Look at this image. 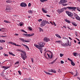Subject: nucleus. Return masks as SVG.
Listing matches in <instances>:
<instances>
[{
    "label": "nucleus",
    "mask_w": 80,
    "mask_h": 80,
    "mask_svg": "<svg viewBox=\"0 0 80 80\" xmlns=\"http://www.w3.org/2000/svg\"><path fill=\"white\" fill-rule=\"evenodd\" d=\"M39 45V47L40 48V52H41V53H42V51L43 50V48H42V47H44L45 44L43 42H40Z\"/></svg>",
    "instance_id": "obj_1"
},
{
    "label": "nucleus",
    "mask_w": 80,
    "mask_h": 80,
    "mask_svg": "<svg viewBox=\"0 0 80 80\" xmlns=\"http://www.w3.org/2000/svg\"><path fill=\"white\" fill-rule=\"evenodd\" d=\"M47 23L48 24H50L49 22L48 21L45 20H43L41 22V23L40 24L41 27H44V26H45V25Z\"/></svg>",
    "instance_id": "obj_2"
},
{
    "label": "nucleus",
    "mask_w": 80,
    "mask_h": 80,
    "mask_svg": "<svg viewBox=\"0 0 80 80\" xmlns=\"http://www.w3.org/2000/svg\"><path fill=\"white\" fill-rule=\"evenodd\" d=\"M67 2V0H61L59 3L62 4L63 6H67V5H68V4L65 3H66V2Z\"/></svg>",
    "instance_id": "obj_3"
},
{
    "label": "nucleus",
    "mask_w": 80,
    "mask_h": 80,
    "mask_svg": "<svg viewBox=\"0 0 80 80\" xmlns=\"http://www.w3.org/2000/svg\"><path fill=\"white\" fill-rule=\"evenodd\" d=\"M22 53H23L24 55H23V54H21V57L24 60H25V58H27V56H26V55H27V54H26V52L24 51H23Z\"/></svg>",
    "instance_id": "obj_4"
},
{
    "label": "nucleus",
    "mask_w": 80,
    "mask_h": 80,
    "mask_svg": "<svg viewBox=\"0 0 80 80\" xmlns=\"http://www.w3.org/2000/svg\"><path fill=\"white\" fill-rule=\"evenodd\" d=\"M66 13L67 15H68V16H69V17H73V14L70 12H69V11H66Z\"/></svg>",
    "instance_id": "obj_5"
},
{
    "label": "nucleus",
    "mask_w": 80,
    "mask_h": 80,
    "mask_svg": "<svg viewBox=\"0 0 80 80\" xmlns=\"http://www.w3.org/2000/svg\"><path fill=\"white\" fill-rule=\"evenodd\" d=\"M57 12L60 14V13H62L63 12H64V9L62 8L61 9H58Z\"/></svg>",
    "instance_id": "obj_6"
},
{
    "label": "nucleus",
    "mask_w": 80,
    "mask_h": 80,
    "mask_svg": "<svg viewBox=\"0 0 80 80\" xmlns=\"http://www.w3.org/2000/svg\"><path fill=\"white\" fill-rule=\"evenodd\" d=\"M20 6L22 7H27V4L25 2H22Z\"/></svg>",
    "instance_id": "obj_7"
},
{
    "label": "nucleus",
    "mask_w": 80,
    "mask_h": 80,
    "mask_svg": "<svg viewBox=\"0 0 80 80\" xmlns=\"http://www.w3.org/2000/svg\"><path fill=\"white\" fill-rule=\"evenodd\" d=\"M43 40H44L45 42H49V41H50V39L49 38H47V37H45L43 39Z\"/></svg>",
    "instance_id": "obj_8"
},
{
    "label": "nucleus",
    "mask_w": 80,
    "mask_h": 80,
    "mask_svg": "<svg viewBox=\"0 0 80 80\" xmlns=\"http://www.w3.org/2000/svg\"><path fill=\"white\" fill-rule=\"evenodd\" d=\"M67 8H68L69 10H72V9H76V7H67Z\"/></svg>",
    "instance_id": "obj_9"
},
{
    "label": "nucleus",
    "mask_w": 80,
    "mask_h": 80,
    "mask_svg": "<svg viewBox=\"0 0 80 80\" xmlns=\"http://www.w3.org/2000/svg\"><path fill=\"white\" fill-rule=\"evenodd\" d=\"M10 10L11 9L10 8V6L9 5L7 6V8H6V10L7 11V12H9V11H10Z\"/></svg>",
    "instance_id": "obj_10"
},
{
    "label": "nucleus",
    "mask_w": 80,
    "mask_h": 80,
    "mask_svg": "<svg viewBox=\"0 0 80 80\" xmlns=\"http://www.w3.org/2000/svg\"><path fill=\"white\" fill-rule=\"evenodd\" d=\"M34 46L36 47V48H38V49L40 50V46L39 45H38L37 44H34Z\"/></svg>",
    "instance_id": "obj_11"
},
{
    "label": "nucleus",
    "mask_w": 80,
    "mask_h": 80,
    "mask_svg": "<svg viewBox=\"0 0 80 80\" xmlns=\"http://www.w3.org/2000/svg\"><path fill=\"white\" fill-rule=\"evenodd\" d=\"M22 45H23V46H24V47H25L27 50H29V48L28 46H27L23 44H22Z\"/></svg>",
    "instance_id": "obj_12"
},
{
    "label": "nucleus",
    "mask_w": 80,
    "mask_h": 80,
    "mask_svg": "<svg viewBox=\"0 0 80 80\" xmlns=\"http://www.w3.org/2000/svg\"><path fill=\"white\" fill-rule=\"evenodd\" d=\"M68 45H69V41L68 40L67 42L65 43V47L68 46Z\"/></svg>",
    "instance_id": "obj_13"
},
{
    "label": "nucleus",
    "mask_w": 80,
    "mask_h": 80,
    "mask_svg": "<svg viewBox=\"0 0 80 80\" xmlns=\"http://www.w3.org/2000/svg\"><path fill=\"white\" fill-rule=\"evenodd\" d=\"M64 21H65V22H67V23H70V22H70V21H68V20H67V19H66L64 20Z\"/></svg>",
    "instance_id": "obj_14"
},
{
    "label": "nucleus",
    "mask_w": 80,
    "mask_h": 80,
    "mask_svg": "<svg viewBox=\"0 0 80 80\" xmlns=\"http://www.w3.org/2000/svg\"><path fill=\"white\" fill-rule=\"evenodd\" d=\"M50 72H53V73H56L57 72H56V71H55V70H53V69H52L51 70H50Z\"/></svg>",
    "instance_id": "obj_15"
},
{
    "label": "nucleus",
    "mask_w": 80,
    "mask_h": 80,
    "mask_svg": "<svg viewBox=\"0 0 80 80\" xmlns=\"http://www.w3.org/2000/svg\"><path fill=\"white\" fill-rule=\"evenodd\" d=\"M42 12H44V13H47V11L46 10H45V9H43V8H42Z\"/></svg>",
    "instance_id": "obj_16"
},
{
    "label": "nucleus",
    "mask_w": 80,
    "mask_h": 80,
    "mask_svg": "<svg viewBox=\"0 0 80 80\" xmlns=\"http://www.w3.org/2000/svg\"><path fill=\"white\" fill-rule=\"evenodd\" d=\"M71 64L72 66H75V64L73 62L72 60H71Z\"/></svg>",
    "instance_id": "obj_17"
},
{
    "label": "nucleus",
    "mask_w": 80,
    "mask_h": 80,
    "mask_svg": "<svg viewBox=\"0 0 80 80\" xmlns=\"http://www.w3.org/2000/svg\"><path fill=\"white\" fill-rule=\"evenodd\" d=\"M34 35V33H33L31 34H28V37H32Z\"/></svg>",
    "instance_id": "obj_18"
},
{
    "label": "nucleus",
    "mask_w": 80,
    "mask_h": 80,
    "mask_svg": "<svg viewBox=\"0 0 80 80\" xmlns=\"http://www.w3.org/2000/svg\"><path fill=\"white\" fill-rule=\"evenodd\" d=\"M72 23L73 25L75 26V27H77V24H76V23L75 22H72Z\"/></svg>",
    "instance_id": "obj_19"
},
{
    "label": "nucleus",
    "mask_w": 80,
    "mask_h": 80,
    "mask_svg": "<svg viewBox=\"0 0 80 80\" xmlns=\"http://www.w3.org/2000/svg\"><path fill=\"white\" fill-rule=\"evenodd\" d=\"M9 55H12V56H15V55L12 52H9Z\"/></svg>",
    "instance_id": "obj_20"
},
{
    "label": "nucleus",
    "mask_w": 80,
    "mask_h": 80,
    "mask_svg": "<svg viewBox=\"0 0 80 80\" xmlns=\"http://www.w3.org/2000/svg\"><path fill=\"white\" fill-rule=\"evenodd\" d=\"M12 1H10V0H8L6 1V2L7 3H11Z\"/></svg>",
    "instance_id": "obj_21"
},
{
    "label": "nucleus",
    "mask_w": 80,
    "mask_h": 80,
    "mask_svg": "<svg viewBox=\"0 0 80 80\" xmlns=\"http://www.w3.org/2000/svg\"><path fill=\"white\" fill-rule=\"evenodd\" d=\"M56 37H58V38H61V36H60V35H58V34H57L56 35Z\"/></svg>",
    "instance_id": "obj_22"
},
{
    "label": "nucleus",
    "mask_w": 80,
    "mask_h": 80,
    "mask_svg": "<svg viewBox=\"0 0 80 80\" xmlns=\"http://www.w3.org/2000/svg\"><path fill=\"white\" fill-rule=\"evenodd\" d=\"M44 72L47 75H52V74H50V72H46V71H44Z\"/></svg>",
    "instance_id": "obj_23"
},
{
    "label": "nucleus",
    "mask_w": 80,
    "mask_h": 80,
    "mask_svg": "<svg viewBox=\"0 0 80 80\" xmlns=\"http://www.w3.org/2000/svg\"><path fill=\"white\" fill-rule=\"evenodd\" d=\"M4 29L5 28H2L1 29H0V31L1 32H4V31H5L4 30Z\"/></svg>",
    "instance_id": "obj_24"
},
{
    "label": "nucleus",
    "mask_w": 80,
    "mask_h": 80,
    "mask_svg": "<svg viewBox=\"0 0 80 80\" xmlns=\"http://www.w3.org/2000/svg\"><path fill=\"white\" fill-rule=\"evenodd\" d=\"M28 12V13H31V14H32V12H33V11L31 10H29Z\"/></svg>",
    "instance_id": "obj_25"
},
{
    "label": "nucleus",
    "mask_w": 80,
    "mask_h": 80,
    "mask_svg": "<svg viewBox=\"0 0 80 80\" xmlns=\"http://www.w3.org/2000/svg\"><path fill=\"white\" fill-rule=\"evenodd\" d=\"M0 42H1V43L3 42H5V41L3 40H0Z\"/></svg>",
    "instance_id": "obj_26"
},
{
    "label": "nucleus",
    "mask_w": 80,
    "mask_h": 80,
    "mask_svg": "<svg viewBox=\"0 0 80 80\" xmlns=\"http://www.w3.org/2000/svg\"><path fill=\"white\" fill-rule=\"evenodd\" d=\"M73 55L75 57L76 56V55H78V53H76V52H74L73 53Z\"/></svg>",
    "instance_id": "obj_27"
},
{
    "label": "nucleus",
    "mask_w": 80,
    "mask_h": 80,
    "mask_svg": "<svg viewBox=\"0 0 80 80\" xmlns=\"http://www.w3.org/2000/svg\"><path fill=\"white\" fill-rule=\"evenodd\" d=\"M50 52L52 54H51V57H50V59H52V57H53V56H52L53 53H52V52Z\"/></svg>",
    "instance_id": "obj_28"
},
{
    "label": "nucleus",
    "mask_w": 80,
    "mask_h": 80,
    "mask_svg": "<svg viewBox=\"0 0 80 80\" xmlns=\"http://www.w3.org/2000/svg\"><path fill=\"white\" fill-rule=\"evenodd\" d=\"M76 18L77 19V20H80V17H79L78 16V17H76Z\"/></svg>",
    "instance_id": "obj_29"
},
{
    "label": "nucleus",
    "mask_w": 80,
    "mask_h": 80,
    "mask_svg": "<svg viewBox=\"0 0 80 80\" xmlns=\"http://www.w3.org/2000/svg\"><path fill=\"white\" fill-rule=\"evenodd\" d=\"M74 17L76 18V17H77L78 16V15H77V14H74Z\"/></svg>",
    "instance_id": "obj_30"
},
{
    "label": "nucleus",
    "mask_w": 80,
    "mask_h": 80,
    "mask_svg": "<svg viewBox=\"0 0 80 80\" xmlns=\"http://www.w3.org/2000/svg\"><path fill=\"white\" fill-rule=\"evenodd\" d=\"M4 22L5 23H10V22H9V21H6V20H4Z\"/></svg>",
    "instance_id": "obj_31"
},
{
    "label": "nucleus",
    "mask_w": 80,
    "mask_h": 80,
    "mask_svg": "<svg viewBox=\"0 0 80 80\" xmlns=\"http://www.w3.org/2000/svg\"><path fill=\"white\" fill-rule=\"evenodd\" d=\"M39 28L40 29H39V30H40V32H42V31H43V29L41 28Z\"/></svg>",
    "instance_id": "obj_32"
},
{
    "label": "nucleus",
    "mask_w": 80,
    "mask_h": 80,
    "mask_svg": "<svg viewBox=\"0 0 80 80\" xmlns=\"http://www.w3.org/2000/svg\"><path fill=\"white\" fill-rule=\"evenodd\" d=\"M22 32H24V33H28L27 32H26V31H25V30H21Z\"/></svg>",
    "instance_id": "obj_33"
},
{
    "label": "nucleus",
    "mask_w": 80,
    "mask_h": 80,
    "mask_svg": "<svg viewBox=\"0 0 80 80\" xmlns=\"http://www.w3.org/2000/svg\"><path fill=\"white\" fill-rule=\"evenodd\" d=\"M18 72L19 74V75H22V72H21V71H18Z\"/></svg>",
    "instance_id": "obj_34"
},
{
    "label": "nucleus",
    "mask_w": 80,
    "mask_h": 80,
    "mask_svg": "<svg viewBox=\"0 0 80 80\" xmlns=\"http://www.w3.org/2000/svg\"><path fill=\"white\" fill-rule=\"evenodd\" d=\"M9 43H10L11 44H12V45H13L14 44V42H9Z\"/></svg>",
    "instance_id": "obj_35"
},
{
    "label": "nucleus",
    "mask_w": 80,
    "mask_h": 80,
    "mask_svg": "<svg viewBox=\"0 0 80 80\" xmlns=\"http://www.w3.org/2000/svg\"><path fill=\"white\" fill-rule=\"evenodd\" d=\"M28 29L29 30H32V28L30 27H29L28 28Z\"/></svg>",
    "instance_id": "obj_36"
},
{
    "label": "nucleus",
    "mask_w": 80,
    "mask_h": 80,
    "mask_svg": "<svg viewBox=\"0 0 80 80\" xmlns=\"http://www.w3.org/2000/svg\"><path fill=\"white\" fill-rule=\"evenodd\" d=\"M63 55H64L63 54H62V53L60 54V56L61 57H62Z\"/></svg>",
    "instance_id": "obj_37"
},
{
    "label": "nucleus",
    "mask_w": 80,
    "mask_h": 80,
    "mask_svg": "<svg viewBox=\"0 0 80 80\" xmlns=\"http://www.w3.org/2000/svg\"><path fill=\"white\" fill-rule=\"evenodd\" d=\"M18 63H19V62H16L15 64V65H16V64H17V65H18Z\"/></svg>",
    "instance_id": "obj_38"
},
{
    "label": "nucleus",
    "mask_w": 80,
    "mask_h": 80,
    "mask_svg": "<svg viewBox=\"0 0 80 80\" xmlns=\"http://www.w3.org/2000/svg\"><path fill=\"white\" fill-rule=\"evenodd\" d=\"M22 39V41L23 42H25V40H24V39Z\"/></svg>",
    "instance_id": "obj_39"
},
{
    "label": "nucleus",
    "mask_w": 80,
    "mask_h": 80,
    "mask_svg": "<svg viewBox=\"0 0 80 80\" xmlns=\"http://www.w3.org/2000/svg\"><path fill=\"white\" fill-rule=\"evenodd\" d=\"M3 55H4L5 57H8V54H5V53H4L3 54Z\"/></svg>",
    "instance_id": "obj_40"
},
{
    "label": "nucleus",
    "mask_w": 80,
    "mask_h": 80,
    "mask_svg": "<svg viewBox=\"0 0 80 80\" xmlns=\"http://www.w3.org/2000/svg\"><path fill=\"white\" fill-rule=\"evenodd\" d=\"M38 22H41V21H42V19H40L38 20Z\"/></svg>",
    "instance_id": "obj_41"
},
{
    "label": "nucleus",
    "mask_w": 80,
    "mask_h": 80,
    "mask_svg": "<svg viewBox=\"0 0 80 80\" xmlns=\"http://www.w3.org/2000/svg\"><path fill=\"white\" fill-rule=\"evenodd\" d=\"M0 37H7V36H1Z\"/></svg>",
    "instance_id": "obj_42"
},
{
    "label": "nucleus",
    "mask_w": 80,
    "mask_h": 80,
    "mask_svg": "<svg viewBox=\"0 0 80 80\" xmlns=\"http://www.w3.org/2000/svg\"><path fill=\"white\" fill-rule=\"evenodd\" d=\"M78 73H77L76 72V74L75 75H74V77H77V75H78Z\"/></svg>",
    "instance_id": "obj_43"
},
{
    "label": "nucleus",
    "mask_w": 80,
    "mask_h": 80,
    "mask_svg": "<svg viewBox=\"0 0 80 80\" xmlns=\"http://www.w3.org/2000/svg\"><path fill=\"white\" fill-rule=\"evenodd\" d=\"M24 42H30V41L28 40L27 41V40H25Z\"/></svg>",
    "instance_id": "obj_44"
},
{
    "label": "nucleus",
    "mask_w": 80,
    "mask_h": 80,
    "mask_svg": "<svg viewBox=\"0 0 80 80\" xmlns=\"http://www.w3.org/2000/svg\"><path fill=\"white\" fill-rule=\"evenodd\" d=\"M53 23H54L53 25H54V26H57V25H56L55 22H53Z\"/></svg>",
    "instance_id": "obj_45"
},
{
    "label": "nucleus",
    "mask_w": 80,
    "mask_h": 80,
    "mask_svg": "<svg viewBox=\"0 0 80 80\" xmlns=\"http://www.w3.org/2000/svg\"><path fill=\"white\" fill-rule=\"evenodd\" d=\"M64 63V62H63V61H61V63L63 64V63Z\"/></svg>",
    "instance_id": "obj_46"
},
{
    "label": "nucleus",
    "mask_w": 80,
    "mask_h": 80,
    "mask_svg": "<svg viewBox=\"0 0 80 80\" xmlns=\"http://www.w3.org/2000/svg\"><path fill=\"white\" fill-rule=\"evenodd\" d=\"M23 36H25V37H26V35H27V34H23Z\"/></svg>",
    "instance_id": "obj_47"
},
{
    "label": "nucleus",
    "mask_w": 80,
    "mask_h": 80,
    "mask_svg": "<svg viewBox=\"0 0 80 80\" xmlns=\"http://www.w3.org/2000/svg\"><path fill=\"white\" fill-rule=\"evenodd\" d=\"M3 48L2 46H0V50H2Z\"/></svg>",
    "instance_id": "obj_48"
},
{
    "label": "nucleus",
    "mask_w": 80,
    "mask_h": 80,
    "mask_svg": "<svg viewBox=\"0 0 80 80\" xmlns=\"http://www.w3.org/2000/svg\"><path fill=\"white\" fill-rule=\"evenodd\" d=\"M62 46H64V47H65V44H62Z\"/></svg>",
    "instance_id": "obj_49"
},
{
    "label": "nucleus",
    "mask_w": 80,
    "mask_h": 80,
    "mask_svg": "<svg viewBox=\"0 0 80 80\" xmlns=\"http://www.w3.org/2000/svg\"><path fill=\"white\" fill-rule=\"evenodd\" d=\"M28 6L29 7H30L31 6V3H29Z\"/></svg>",
    "instance_id": "obj_50"
},
{
    "label": "nucleus",
    "mask_w": 80,
    "mask_h": 80,
    "mask_svg": "<svg viewBox=\"0 0 80 80\" xmlns=\"http://www.w3.org/2000/svg\"><path fill=\"white\" fill-rule=\"evenodd\" d=\"M58 72H61V70H60V69H58Z\"/></svg>",
    "instance_id": "obj_51"
},
{
    "label": "nucleus",
    "mask_w": 80,
    "mask_h": 80,
    "mask_svg": "<svg viewBox=\"0 0 80 80\" xmlns=\"http://www.w3.org/2000/svg\"><path fill=\"white\" fill-rule=\"evenodd\" d=\"M8 68H9V67H5V69H8Z\"/></svg>",
    "instance_id": "obj_52"
},
{
    "label": "nucleus",
    "mask_w": 80,
    "mask_h": 80,
    "mask_svg": "<svg viewBox=\"0 0 80 80\" xmlns=\"http://www.w3.org/2000/svg\"><path fill=\"white\" fill-rule=\"evenodd\" d=\"M40 1L41 2H44V0H40Z\"/></svg>",
    "instance_id": "obj_53"
},
{
    "label": "nucleus",
    "mask_w": 80,
    "mask_h": 80,
    "mask_svg": "<svg viewBox=\"0 0 80 80\" xmlns=\"http://www.w3.org/2000/svg\"><path fill=\"white\" fill-rule=\"evenodd\" d=\"M31 61L32 62V63H33V58H31Z\"/></svg>",
    "instance_id": "obj_54"
},
{
    "label": "nucleus",
    "mask_w": 80,
    "mask_h": 80,
    "mask_svg": "<svg viewBox=\"0 0 80 80\" xmlns=\"http://www.w3.org/2000/svg\"><path fill=\"white\" fill-rule=\"evenodd\" d=\"M59 43L60 44H61V45H62V42L60 41Z\"/></svg>",
    "instance_id": "obj_55"
},
{
    "label": "nucleus",
    "mask_w": 80,
    "mask_h": 80,
    "mask_svg": "<svg viewBox=\"0 0 80 80\" xmlns=\"http://www.w3.org/2000/svg\"><path fill=\"white\" fill-rule=\"evenodd\" d=\"M60 41H56V42L57 43H60Z\"/></svg>",
    "instance_id": "obj_56"
},
{
    "label": "nucleus",
    "mask_w": 80,
    "mask_h": 80,
    "mask_svg": "<svg viewBox=\"0 0 80 80\" xmlns=\"http://www.w3.org/2000/svg\"><path fill=\"white\" fill-rule=\"evenodd\" d=\"M68 28L70 30H72V28H70L69 27H68Z\"/></svg>",
    "instance_id": "obj_57"
},
{
    "label": "nucleus",
    "mask_w": 80,
    "mask_h": 80,
    "mask_svg": "<svg viewBox=\"0 0 80 80\" xmlns=\"http://www.w3.org/2000/svg\"><path fill=\"white\" fill-rule=\"evenodd\" d=\"M62 9H64V10H67V8H65H65H62Z\"/></svg>",
    "instance_id": "obj_58"
},
{
    "label": "nucleus",
    "mask_w": 80,
    "mask_h": 80,
    "mask_svg": "<svg viewBox=\"0 0 80 80\" xmlns=\"http://www.w3.org/2000/svg\"><path fill=\"white\" fill-rule=\"evenodd\" d=\"M46 16L47 17H50V16L48 15H47Z\"/></svg>",
    "instance_id": "obj_59"
},
{
    "label": "nucleus",
    "mask_w": 80,
    "mask_h": 80,
    "mask_svg": "<svg viewBox=\"0 0 80 80\" xmlns=\"http://www.w3.org/2000/svg\"><path fill=\"white\" fill-rule=\"evenodd\" d=\"M20 52H22V53H23V52L24 51L22 50H21L20 51Z\"/></svg>",
    "instance_id": "obj_60"
},
{
    "label": "nucleus",
    "mask_w": 80,
    "mask_h": 80,
    "mask_svg": "<svg viewBox=\"0 0 80 80\" xmlns=\"http://www.w3.org/2000/svg\"><path fill=\"white\" fill-rule=\"evenodd\" d=\"M68 60H69V61H71V60H71V59H70L69 58H68Z\"/></svg>",
    "instance_id": "obj_61"
},
{
    "label": "nucleus",
    "mask_w": 80,
    "mask_h": 80,
    "mask_svg": "<svg viewBox=\"0 0 80 80\" xmlns=\"http://www.w3.org/2000/svg\"><path fill=\"white\" fill-rule=\"evenodd\" d=\"M63 27L64 28H67V27H66V26H63Z\"/></svg>",
    "instance_id": "obj_62"
},
{
    "label": "nucleus",
    "mask_w": 80,
    "mask_h": 80,
    "mask_svg": "<svg viewBox=\"0 0 80 80\" xmlns=\"http://www.w3.org/2000/svg\"><path fill=\"white\" fill-rule=\"evenodd\" d=\"M47 55L48 56V58H50V56H49V54H48L47 53Z\"/></svg>",
    "instance_id": "obj_63"
},
{
    "label": "nucleus",
    "mask_w": 80,
    "mask_h": 80,
    "mask_svg": "<svg viewBox=\"0 0 80 80\" xmlns=\"http://www.w3.org/2000/svg\"><path fill=\"white\" fill-rule=\"evenodd\" d=\"M20 26H22V25H23V24L20 23Z\"/></svg>",
    "instance_id": "obj_64"
}]
</instances>
